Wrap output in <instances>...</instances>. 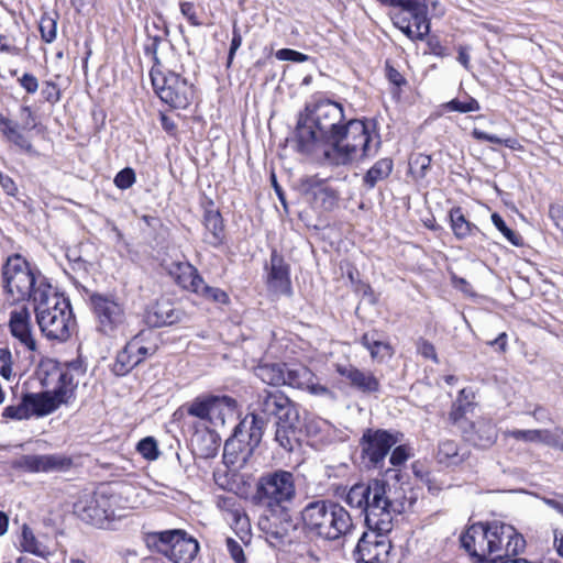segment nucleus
<instances>
[{
    "label": "nucleus",
    "instance_id": "2",
    "mask_svg": "<svg viewBox=\"0 0 563 563\" xmlns=\"http://www.w3.org/2000/svg\"><path fill=\"white\" fill-rule=\"evenodd\" d=\"M296 497L295 475L285 470H275L260 476L256 483V490L253 496L254 503L267 509L273 516L280 515L283 522L278 528L267 516H261L258 527L262 531L275 538H283L294 528L288 506Z\"/></svg>",
    "mask_w": 563,
    "mask_h": 563
},
{
    "label": "nucleus",
    "instance_id": "1",
    "mask_svg": "<svg viewBox=\"0 0 563 563\" xmlns=\"http://www.w3.org/2000/svg\"><path fill=\"white\" fill-rule=\"evenodd\" d=\"M343 104L328 98L306 103L296 128L297 150L302 154H317L331 144L345 123Z\"/></svg>",
    "mask_w": 563,
    "mask_h": 563
},
{
    "label": "nucleus",
    "instance_id": "27",
    "mask_svg": "<svg viewBox=\"0 0 563 563\" xmlns=\"http://www.w3.org/2000/svg\"><path fill=\"white\" fill-rule=\"evenodd\" d=\"M302 190L313 203L325 210L332 209L338 201V192L325 179L318 176H309L301 184Z\"/></svg>",
    "mask_w": 563,
    "mask_h": 563
},
{
    "label": "nucleus",
    "instance_id": "47",
    "mask_svg": "<svg viewBox=\"0 0 563 563\" xmlns=\"http://www.w3.org/2000/svg\"><path fill=\"white\" fill-rule=\"evenodd\" d=\"M492 222L512 245H522V238L510 228H508L504 219L498 213L495 212L492 214Z\"/></svg>",
    "mask_w": 563,
    "mask_h": 563
},
{
    "label": "nucleus",
    "instance_id": "37",
    "mask_svg": "<svg viewBox=\"0 0 563 563\" xmlns=\"http://www.w3.org/2000/svg\"><path fill=\"white\" fill-rule=\"evenodd\" d=\"M449 217L451 229L457 240H464L478 231V228L465 218L461 207L452 208Z\"/></svg>",
    "mask_w": 563,
    "mask_h": 563
},
{
    "label": "nucleus",
    "instance_id": "23",
    "mask_svg": "<svg viewBox=\"0 0 563 563\" xmlns=\"http://www.w3.org/2000/svg\"><path fill=\"white\" fill-rule=\"evenodd\" d=\"M284 380V385L307 390L314 396H333V393L327 386L321 385L317 376L308 367L302 365L289 366L286 364Z\"/></svg>",
    "mask_w": 563,
    "mask_h": 563
},
{
    "label": "nucleus",
    "instance_id": "43",
    "mask_svg": "<svg viewBox=\"0 0 563 563\" xmlns=\"http://www.w3.org/2000/svg\"><path fill=\"white\" fill-rule=\"evenodd\" d=\"M195 294L216 303L228 305L230 302L229 295L224 290L207 285L203 279Z\"/></svg>",
    "mask_w": 563,
    "mask_h": 563
},
{
    "label": "nucleus",
    "instance_id": "51",
    "mask_svg": "<svg viewBox=\"0 0 563 563\" xmlns=\"http://www.w3.org/2000/svg\"><path fill=\"white\" fill-rule=\"evenodd\" d=\"M135 183V173L132 168L125 167L114 177V184L119 189H128Z\"/></svg>",
    "mask_w": 563,
    "mask_h": 563
},
{
    "label": "nucleus",
    "instance_id": "21",
    "mask_svg": "<svg viewBox=\"0 0 563 563\" xmlns=\"http://www.w3.org/2000/svg\"><path fill=\"white\" fill-rule=\"evenodd\" d=\"M15 466L32 473L66 472L73 466V460L64 454H25L15 461Z\"/></svg>",
    "mask_w": 563,
    "mask_h": 563
},
{
    "label": "nucleus",
    "instance_id": "58",
    "mask_svg": "<svg viewBox=\"0 0 563 563\" xmlns=\"http://www.w3.org/2000/svg\"><path fill=\"white\" fill-rule=\"evenodd\" d=\"M549 217L554 225L563 233V206L560 203L550 205Z\"/></svg>",
    "mask_w": 563,
    "mask_h": 563
},
{
    "label": "nucleus",
    "instance_id": "56",
    "mask_svg": "<svg viewBox=\"0 0 563 563\" xmlns=\"http://www.w3.org/2000/svg\"><path fill=\"white\" fill-rule=\"evenodd\" d=\"M241 45H242V35H241L240 30L236 26V24H234L233 30H232V41H231V45H230V49H229V54H228V63H227L228 67L231 66L234 55H235L236 51L241 47Z\"/></svg>",
    "mask_w": 563,
    "mask_h": 563
},
{
    "label": "nucleus",
    "instance_id": "7",
    "mask_svg": "<svg viewBox=\"0 0 563 563\" xmlns=\"http://www.w3.org/2000/svg\"><path fill=\"white\" fill-rule=\"evenodd\" d=\"M1 286L5 300L14 305L24 300L34 302L37 289L51 287L44 279L38 278L29 262L21 255L9 256L2 266Z\"/></svg>",
    "mask_w": 563,
    "mask_h": 563
},
{
    "label": "nucleus",
    "instance_id": "9",
    "mask_svg": "<svg viewBox=\"0 0 563 563\" xmlns=\"http://www.w3.org/2000/svg\"><path fill=\"white\" fill-rule=\"evenodd\" d=\"M75 371H79L76 363L55 367L51 374L53 378L56 377V385L52 391L25 394L30 415L43 417L55 411L60 405L73 400L78 386L74 375Z\"/></svg>",
    "mask_w": 563,
    "mask_h": 563
},
{
    "label": "nucleus",
    "instance_id": "30",
    "mask_svg": "<svg viewBox=\"0 0 563 563\" xmlns=\"http://www.w3.org/2000/svg\"><path fill=\"white\" fill-rule=\"evenodd\" d=\"M507 434L525 442H539L563 451V429L553 430H511Z\"/></svg>",
    "mask_w": 563,
    "mask_h": 563
},
{
    "label": "nucleus",
    "instance_id": "16",
    "mask_svg": "<svg viewBox=\"0 0 563 563\" xmlns=\"http://www.w3.org/2000/svg\"><path fill=\"white\" fill-rule=\"evenodd\" d=\"M399 442V433L368 428L360 439L362 459L369 466L382 467L390 449Z\"/></svg>",
    "mask_w": 563,
    "mask_h": 563
},
{
    "label": "nucleus",
    "instance_id": "20",
    "mask_svg": "<svg viewBox=\"0 0 563 563\" xmlns=\"http://www.w3.org/2000/svg\"><path fill=\"white\" fill-rule=\"evenodd\" d=\"M155 351V345H144V333L141 332L129 341L124 349L118 353L112 371L115 375L123 376L148 355H153Z\"/></svg>",
    "mask_w": 563,
    "mask_h": 563
},
{
    "label": "nucleus",
    "instance_id": "19",
    "mask_svg": "<svg viewBox=\"0 0 563 563\" xmlns=\"http://www.w3.org/2000/svg\"><path fill=\"white\" fill-rule=\"evenodd\" d=\"M390 531L368 529L360 538L354 556L362 563H386L391 549L387 534Z\"/></svg>",
    "mask_w": 563,
    "mask_h": 563
},
{
    "label": "nucleus",
    "instance_id": "50",
    "mask_svg": "<svg viewBox=\"0 0 563 563\" xmlns=\"http://www.w3.org/2000/svg\"><path fill=\"white\" fill-rule=\"evenodd\" d=\"M2 416L4 418L22 420L31 417L26 397L25 395L22 397V400L18 405H11L4 408Z\"/></svg>",
    "mask_w": 563,
    "mask_h": 563
},
{
    "label": "nucleus",
    "instance_id": "45",
    "mask_svg": "<svg viewBox=\"0 0 563 563\" xmlns=\"http://www.w3.org/2000/svg\"><path fill=\"white\" fill-rule=\"evenodd\" d=\"M41 37L45 43H53L57 36V20L52 15L44 13L38 25Z\"/></svg>",
    "mask_w": 563,
    "mask_h": 563
},
{
    "label": "nucleus",
    "instance_id": "42",
    "mask_svg": "<svg viewBox=\"0 0 563 563\" xmlns=\"http://www.w3.org/2000/svg\"><path fill=\"white\" fill-rule=\"evenodd\" d=\"M431 156L418 153L410 157L409 159V170L410 174L416 179H422L427 176L430 166H431Z\"/></svg>",
    "mask_w": 563,
    "mask_h": 563
},
{
    "label": "nucleus",
    "instance_id": "60",
    "mask_svg": "<svg viewBox=\"0 0 563 563\" xmlns=\"http://www.w3.org/2000/svg\"><path fill=\"white\" fill-rule=\"evenodd\" d=\"M180 12L181 14L188 19L191 25L198 26L200 22L197 19V14L195 11V5L192 2H181L180 3Z\"/></svg>",
    "mask_w": 563,
    "mask_h": 563
},
{
    "label": "nucleus",
    "instance_id": "4",
    "mask_svg": "<svg viewBox=\"0 0 563 563\" xmlns=\"http://www.w3.org/2000/svg\"><path fill=\"white\" fill-rule=\"evenodd\" d=\"M388 489L389 485L383 479L357 483L349 489L345 501L362 510L368 529L391 531L393 514L398 510L387 495Z\"/></svg>",
    "mask_w": 563,
    "mask_h": 563
},
{
    "label": "nucleus",
    "instance_id": "8",
    "mask_svg": "<svg viewBox=\"0 0 563 563\" xmlns=\"http://www.w3.org/2000/svg\"><path fill=\"white\" fill-rule=\"evenodd\" d=\"M119 500V495L110 487L102 486L91 494L81 496L74 505V512L89 525L100 529H112L114 522L123 517Z\"/></svg>",
    "mask_w": 563,
    "mask_h": 563
},
{
    "label": "nucleus",
    "instance_id": "22",
    "mask_svg": "<svg viewBox=\"0 0 563 563\" xmlns=\"http://www.w3.org/2000/svg\"><path fill=\"white\" fill-rule=\"evenodd\" d=\"M490 541V523H477L471 526L462 536V547L474 558L478 563H492V550L488 548Z\"/></svg>",
    "mask_w": 563,
    "mask_h": 563
},
{
    "label": "nucleus",
    "instance_id": "61",
    "mask_svg": "<svg viewBox=\"0 0 563 563\" xmlns=\"http://www.w3.org/2000/svg\"><path fill=\"white\" fill-rule=\"evenodd\" d=\"M427 45L429 48V53L432 55H435L438 57H445L449 55V53L446 52V48L444 46H442L440 41L434 36H431L428 38Z\"/></svg>",
    "mask_w": 563,
    "mask_h": 563
},
{
    "label": "nucleus",
    "instance_id": "17",
    "mask_svg": "<svg viewBox=\"0 0 563 563\" xmlns=\"http://www.w3.org/2000/svg\"><path fill=\"white\" fill-rule=\"evenodd\" d=\"M526 541L517 530L499 521L490 522L492 563H497L505 558H515L525 550Z\"/></svg>",
    "mask_w": 563,
    "mask_h": 563
},
{
    "label": "nucleus",
    "instance_id": "54",
    "mask_svg": "<svg viewBox=\"0 0 563 563\" xmlns=\"http://www.w3.org/2000/svg\"><path fill=\"white\" fill-rule=\"evenodd\" d=\"M227 549L235 563H245L244 551L241 544L232 538L227 539Z\"/></svg>",
    "mask_w": 563,
    "mask_h": 563
},
{
    "label": "nucleus",
    "instance_id": "5",
    "mask_svg": "<svg viewBox=\"0 0 563 563\" xmlns=\"http://www.w3.org/2000/svg\"><path fill=\"white\" fill-rule=\"evenodd\" d=\"M33 303L43 335L51 341H67L75 325L69 300L52 287L42 286L35 292Z\"/></svg>",
    "mask_w": 563,
    "mask_h": 563
},
{
    "label": "nucleus",
    "instance_id": "32",
    "mask_svg": "<svg viewBox=\"0 0 563 563\" xmlns=\"http://www.w3.org/2000/svg\"><path fill=\"white\" fill-rule=\"evenodd\" d=\"M203 241L212 247H219L224 241V224L219 210L207 209L203 214Z\"/></svg>",
    "mask_w": 563,
    "mask_h": 563
},
{
    "label": "nucleus",
    "instance_id": "53",
    "mask_svg": "<svg viewBox=\"0 0 563 563\" xmlns=\"http://www.w3.org/2000/svg\"><path fill=\"white\" fill-rule=\"evenodd\" d=\"M417 351L423 357L430 358L435 363L439 362L434 345L431 342H429L424 339H419L417 342Z\"/></svg>",
    "mask_w": 563,
    "mask_h": 563
},
{
    "label": "nucleus",
    "instance_id": "24",
    "mask_svg": "<svg viewBox=\"0 0 563 563\" xmlns=\"http://www.w3.org/2000/svg\"><path fill=\"white\" fill-rule=\"evenodd\" d=\"M335 372L349 382V385L365 395H373L380 391V382L368 369H360L350 363L335 364Z\"/></svg>",
    "mask_w": 563,
    "mask_h": 563
},
{
    "label": "nucleus",
    "instance_id": "34",
    "mask_svg": "<svg viewBox=\"0 0 563 563\" xmlns=\"http://www.w3.org/2000/svg\"><path fill=\"white\" fill-rule=\"evenodd\" d=\"M394 169V162L389 157L376 161L363 175L362 187L366 191L373 190L379 183L386 180Z\"/></svg>",
    "mask_w": 563,
    "mask_h": 563
},
{
    "label": "nucleus",
    "instance_id": "13",
    "mask_svg": "<svg viewBox=\"0 0 563 563\" xmlns=\"http://www.w3.org/2000/svg\"><path fill=\"white\" fill-rule=\"evenodd\" d=\"M262 431L249 424V418L243 419L235 428L233 435L223 448V460L227 465L242 467L262 440Z\"/></svg>",
    "mask_w": 563,
    "mask_h": 563
},
{
    "label": "nucleus",
    "instance_id": "35",
    "mask_svg": "<svg viewBox=\"0 0 563 563\" xmlns=\"http://www.w3.org/2000/svg\"><path fill=\"white\" fill-rule=\"evenodd\" d=\"M0 131L9 142L13 143L24 153L31 156L38 155L30 140L18 130L16 123L10 119L0 115Z\"/></svg>",
    "mask_w": 563,
    "mask_h": 563
},
{
    "label": "nucleus",
    "instance_id": "14",
    "mask_svg": "<svg viewBox=\"0 0 563 563\" xmlns=\"http://www.w3.org/2000/svg\"><path fill=\"white\" fill-rule=\"evenodd\" d=\"M158 552L174 563H190L199 551L196 539L188 537L183 530H166L151 534Z\"/></svg>",
    "mask_w": 563,
    "mask_h": 563
},
{
    "label": "nucleus",
    "instance_id": "6",
    "mask_svg": "<svg viewBox=\"0 0 563 563\" xmlns=\"http://www.w3.org/2000/svg\"><path fill=\"white\" fill-rule=\"evenodd\" d=\"M303 529L325 540H338L347 534L353 527L349 511L340 504L329 499H314L300 511Z\"/></svg>",
    "mask_w": 563,
    "mask_h": 563
},
{
    "label": "nucleus",
    "instance_id": "26",
    "mask_svg": "<svg viewBox=\"0 0 563 563\" xmlns=\"http://www.w3.org/2000/svg\"><path fill=\"white\" fill-rule=\"evenodd\" d=\"M466 424L467 427H461L462 432L474 446L488 449L496 442L498 432L492 419L478 418L476 421Z\"/></svg>",
    "mask_w": 563,
    "mask_h": 563
},
{
    "label": "nucleus",
    "instance_id": "46",
    "mask_svg": "<svg viewBox=\"0 0 563 563\" xmlns=\"http://www.w3.org/2000/svg\"><path fill=\"white\" fill-rule=\"evenodd\" d=\"M445 109L449 111L468 113L481 110L478 101L470 96H466L465 100L452 99L445 103Z\"/></svg>",
    "mask_w": 563,
    "mask_h": 563
},
{
    "label": "nucleus",
    "instance_id": "52",
    "mask_svg": "<svg viewBox=\"0 0 563 563\" xmlns=\"http://www.w3.org/2000/svg\"><path fill=\"white\" fill-rule=\"evenodd\" d=\"M276 58L279 60H290L295 63H303L308 60V55L302 54L298 51L291 48H282L278 49L275 54Z\"/></svg>",
    "mask_w": 563,
    "mask_h": 563
},
{
    "label": "nucleus",
    "instance_id": "18",
    "mask_svg": "<svg viewBox=\"0 0 563 563\" xmlns=\"http://www.w3.org/2000/svg\"><path fill=\"white\" fill-rule=\"evenodd\" d=\"M236 400L230 396H207L196 398L188 407V413L201 420L224 423L225 417L233 416L236 410Z\"/></svg>",
    "mask_w": 563,
    "mask_h": 563
},
{
    "label": "nucleus",
    "instance_id": "31",
    "mask_svg": "<svg viewBox=\"0 0 563 563\" xmlns=\"http://www.w3.org/2000/svg\"><path fill=\"white\" fill-rule=\"evenodd\" d=\"M471 451L467 445L455 440L443 439L439 441L437 460L440 464L459 466L470 459Z\"/></svg>",
    "mask_w": 563,
    "mask_h": 563
},
{
    "label": "nucleus",
    "instance_id": "40",
    "mask_svg": "<svg viewBox=\"0 0 563 563\" xmlns=\"http://www.w3.org/2000/svg\"><path fill=\"white\" fill-rule=\"evenodd\" d=\"M21 547L23 548L24 551L30 552L40 558H46L49 554L47 547L40 542L35 538L33 531L25 525L22 528Z\"/></svg>",
    "mask_w": 563,
    "mask_h": 563
},
{
    "label": "nucleus",
    "instance_id": "44",
    "mask_svg": "<svg viewBox=\"0 0 563 563\" xmlns=\"http://www.w3.org/2000/svg\"><path fill=\"white\" fill-rule=\"evenodd\" d=\"M471 134L477 141L490 142L494 144L505 145L506 147L511 148V150H518L521 147L519 142L516 139H511V137L510 139H501V137H498L497 135L488 134L477 128L473 129Z\"/></svg>",
    "mask_w": 563,
    "mask_h": 563
},
{
    "label": "nucleus",
    "instance_id": "29",
    "mask_svg": "<svg viewBox=\"0 0 563 563\" xmlns=\"http://www.w3.org/2000/svg\"><path fill=\"white\" fill-rule=\"evenodd\" d=\"M267 284L275 292H290L289 267L285 263L284 257L275 249L271 253Z\"/></svg>",
    "mask_w": 563,
    "mask_h": 563
},
{
    "label": "nucleus",
    "instance_id": "15",
    "mask_svg": "<svg viewBox=\"0 0 563 563\" xmlns=\"http://www.w3.org/2000/svg\"><path fill=\"white\" fill-rule=\"evenodd\" d=\"M90 302L97 319V329L101 333L113 336L125 322L123 303L113 296L93 294Z\"/></svg>",
    "mask_w": 563,
    "mask_h": 563
},
{
    "label": "nucleus",
    "instance_id": "33",
    "mask_svg": "<svg viewBox=\"0 0 563 563\" xmlns=\"http://www.w3.org/2000/svg\"><path fill=\"white\" fill-rule=\"evenodd\" d=\"M170 275L181 288L192 292L197 291L203 279L198 269L188 262L174 263L170 268Z\"/></svg>",
    "mask_w": 563,
    "mask_h": 563
},
{
    "label": "nucleus",
    "instance_id": "12",
    "mask_svg": "<svg viewBox=\"0 0 563 563\" xmlns=\"http://www.w3.org/2000/svg\"><path fill=\"white\" fill-rule=\"evenodd\" d=\"M152 85L158 98L175 109H186L194 99V86L174 71L164 73L158 67L150 71Z\"/></svg>",
    "mask_w": 563,
    "mask_h": 563
},
{
    "label": "nucleus",
    "instance_id": "11",
    "mask_svg": "<svg viewBox=\"0 0 563 563\" xmlns=\"http://www.w3.org/2000/svg\"><path fill=\"white\" fill-rule=\"evenodd\" d=\"M383 5L398 8L391 20L408 38L423 41L430 32L428 0H376Z\"/></svg>",
    "mask_w": 563,
    "mask_h": 563
},
{
    "label": "nucleus",
    "instance_id": "48",
    "mask_svg": "<svg viewBox=\"0 0 563 563\" xmlns=\"http://www.w3.org/2000/svg\"><path fill=\"white\" fill-rule=\"evenodd\" d=\"M0 375L11 380L16 376V372L13 368L12 353L7 347H0Z\"/></svg>",
    "mask_w": 563,
    "mask_h": 563
},
{
    "label": "nucleus",
    "instance_id": "28",
    "mask_svg": "<svg viewBox=\"0 0 563 563\" xmlns=\"http://www.w3.org/2000/svg\"><path fill=\"white\" fill-rule=\"evenodd\" d=\"M184 317V311L165 298L156 300L146 309L145 313L146 323L153 328L175 324L180 322Z\"/></svg>",
    "mask_w": 563,
    "mask_h": 563
},
{
    "label": "nucleus",
    "instance_id": "3",
    "mask_svg": "<svg viewBox=\"0 0 563 563\" xmlns=\"http://www.w3.org/2000/svg\"><path fill=\"white\" fill-rule=\"evenodd\" d=\"M382 146L377 122L373 119H350L340 135L324 150V158L332 166H346L360 159L375 157Z\"/></svg>",
    "mask_w": 563,
    "mask_h": 563
},
{
    "label": "nucleus",
    "instance_id": "63",
    "mask_svg": "<svg viewBox=\"0 0 563 563\" xmlns=\"http://www.w3.org/2000/svg\"><path fill=\"white\" fill-rule=\"evenodd\" d=\"M459 55H457V62L465 68H471V56H470V47L468 46H459Z\"/></svg>",
    "mask_w": 563,
    "mask_h": 563
},
{
    "label": "nucleus",
    "instance_id": "36",
    "mask_svg": "<svg viewBox=\"0 0 563 563\" xmlns=\"http://www.w3.org/2000/svg\"><path fill=\"white\" fill-rule=\"evenodd\" d=\"M299 420L275 422V440L287 452H291L298 445L297 423Z\"/></svg>",
    "mask_w": 563,
    "mask_h": 563
},
{
    "label": "nucleus",
    "instance_id": "64",
    "mask_svg": "<svg viewBox=\"0 0 563 563\" xmlns=\"http://www.w3.org/2000/svg\"><path fill=\"white\" fill-rule=\"evenodd\" d=\"M232 515H233L234 523L238 528H240L241 530L249 529L250 520H249V517L246 516V514L241 512L240 510H234L232 512Z\"/></svg>",
    "mask_w": 563,
    "mask_h": 563
},
{
    "label": "nucleus",
    "instance_id": "49",
    "mask_svg": "<svg viewBox=\"0 0 563 563\" xmlns=\"http://www.w3.org/2000/svg\"><path fill=\"white\" fill-rule=\"evenodd\" d=\"M137 452L146 460L154 461L158 457L159 451L157 442L152 437L142 439L136 445Z\"/></svg>",
    "mask_w": 563,
    "mask_h": 563
},
{
    "label": "nucleus",
    "instance_id": "41",
    "mask_svg": "<svg viewBox=\"0 0 563 563\" xmlns=\"http://www.w3.org/2000/svg\"><path fill=\"white\" fill-rule=\"evenodd\" d=\"M159 22H162L163 29L161 34H150L148 33V40L150 43H147L144 47L145 55L150 56L153 60L152 67H158L161 68V60L158 58V47L162 43V41L168 35V27L166 26L165 22L159 18Z\"/></svg>",
    "mask_w": 563,
    "mask_h": 563
},
{
    "label": "nucleus",
    "instance_id": "57",
    "mask_svg": "<svg viewBox=\"0 0 563 563\" xmlns=\"http://www.w3.org/2000/svg\"><path fill=\"white\" fill-rule=\"evenodd\" d=\"M409 459V452L407 446L397 445L390 454L389 462L394 466L402 465Z\"/></svg>",
    "mask_w": 563,
    "mask_h": 563
},
{
    "label": "nucleus",
    "instance_id": "59",
    "mask_svg": "<svg viewBox=\"0 0 563 563\" xmlns=\"http://www.w3.org/2000/svg\"><path fill=\"white\" fill-rule=\"evenodd\" d=\"M19 82L21 87L25 89L27 93H35L38 89L37 78L29 73H25L20 79Z\"/></svg>",
    "mask_w": 563,
    "mask_h": 563
},
{
    "label": "nucleus",
    "instance_id": "62",
    "mask_svg": "<svg viewBox=\"0 0 563 563\" xmlns=\"http://www.w3.org/2000/svg\"><path fill=\"white\" fill-rule=\"evenodd\" d=\"M0 185L4 192L9 196L14 197L18 194V187L14 180L3 173L0 172Z\"/></svg>",
    "mask_w": 563,
    "mask_h": 563
},
{
    "label": "nucleus",
    "instance_id": "38",
    "mask_svg": "<svg viewBox=\"0 0 563 563\" xmlns=\"http://www.w3.org/2000/svg\"><path fill=\"white\" fill-rule=\"evenodd\" d=\"M285 367L286 364L263 363L254 368V374L267 385L282 386L285 384Z\"/></svg>",
    "mask_w": 563,
    "mask_h": 563
},
{
    "label": "nucleus",
    "instance_id": "25",
    "mask_svg": "<svg viewBox=\"0 0 563 563\" xmlns=\"http://www.w3.org/2000/svg\"><path fill=\"white\" fill-rule=\"evenodd\" d=\"M9 328L12 336L27 351L34 352L37 342L33 333L31 314L25 307L10 312Z\"/></svg>",
    "mask_w": 563,
    "mask_h": 563
},
{
    "label": "nucleus",
    "instance_id": "10",
    "mask_svg": "<svg viewBox=\"0 0 563 563\" xmlns=\"http://www.w3.org/2000/svg\"><path fill=\"white\" fill-rule=\"evenodd\" d=\"M249 424L260 428L262 435L268 422L299 420L296 405L282 390L263 389L250 406Z\"/></svg>",
    "mask_w": 563,
    "mask_h": 563
},
{
    "label": "nucleus",
    "instance_id": "55",
    "mask_svg": "<svg viewBox=\"0 0 563 563\" xmlns=\"http://www.w3.org/2000/svg\"><path fill=\"white\" fill-rule=\"evenodd\" d=\"M42 95L48 102L55 103L60 99L58 86L53 81H45L42 88Z\"/></svg>",
    "mask_w": 563,
    "mask_h": 563
},
{
    "label": "nucleus",
    "instance_id": "39",
    "mask_svg": "<svg viewBox=\"0 0 563 563\" xmlns=\"http://www.w3.org/2000/svg\"><path fill=\"white\" fill-rule=\"evenodd\" d=\"M361 343L369 352L373 360L384 358L391 354L390 345L379 339L377 331L364 333Z\"/></svg>",
    "mask_w": 563,
    "mask_h": 563
}]
</instances>
